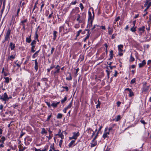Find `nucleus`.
Wrapping results in <instances>:
<instances>
[{
    "label": "nucleus",
    "mask_w": 151,
    "mask_h": 151,
    "mask_svg": "<svg viewBox=\"0 0 151 151\" xmlns=\"http://www.w3.org/2000/svg\"><path fill=\"white\" fill-rule=\"evenodd\" d=\"M107 128L106 127L105 128L103 135V137L104 139H105L106 137H108V135H109V132H107Z\"/></svg>",
    "instance_id": "nucleus-9"
},
{
    "label": "nucleus",
    "mask_w": 151,
    "mask_h": 151,
    "mask_svg": "<svg viewBox=\"0 0 151 151\" xmlns=\"http://www.w3.org/2000/svg\"><path fill=\"white\" fill-rule=\"evenodd\" d=\"M24 143L25 145H29L30 142L32 141V139L29 137H26L24 139Z\"/></svg>",
    "instance_id": "nucleus-4"
},
{
    "label": "nucleus",
    "mask_w": 151,
    "mask_h": 151,
    "mask_svg": "<svg viewBox=\"0 0 151 151\" xmlns=\"http://www.w3.org/2000/svg\"><path fill=\"white\" fill-rule=\"evenodd\" d=\"M136 27H135L134 26H133L131 28V30L132 32H134L136 31Z\"/></svg>",
    "instance_id": "nucleus-39"
},
{
    "label": "nucleus",
    "mask_w": 151,
    "mask_h": 151,
    "mask_svg": "<svg viewBox=\"0 0 151 151\" xmlns=\"http://www.w3.org/2000/svg\"><path fill=\"white\" fill-rule=\"evenodd\" d=\"M44 5H45V4L44 3H42V4L41 5V7H40V12L42 11V8L44 6Z\"/></svg>",
    "instance_id": "nucleus-60"
},
{
    "label": "nucleus",
    "mask_w": 151,
    "mask_h": 151,
    "mask_svg": "<svg viewBox=\"0 0 151 151\" xmlns=\"http://www.w3.org/2000/svg\"><path fill=\"white\" fill-rule=\"evenodd\" d=\"M92 131H93V130L91 128H88L86 130V132L89 134H91Z\"/></svg>",
    "instance_id": "nucleus-36"
},
{
    "label": "nucleus",
    "mask_w": 151,
    "mask_h": 151,
    "mask_svg": "<svg viewBox=\"0 0 151 151\" xmlns=\"http://www.w3.org/2000/svg\"><path fill=\"white\" fill-rule=\"evenodd\" d=\"M69 32V30L67 28H65L64 26V30H63V33L61 34L62 35H63L64 34L67 33Z\"/></svg>",
    "instance_id": "nucleus-23"
},
{
    "label": "nucleus",
    "mask_w": 151,
    "mask_h": 151,
    "mask_svg": "<svg viewBox=\"0 0 151 151\" xmlns=\"http://www.w3.org/2000/svg\"><path fill=\"white\" fill-rule=\"evenodd\" d=\"M93 21H88V24L87 27L90 28L92 26Z\"/></svg>",
    "instance_id": "nucleus-25"
},
{
    "label": "nucleus",
    "mask_w": 151,
    "mask_h": 151,
    "mask_svg": "<svg viewBox=\"0 0 151 151\" xmlns=\"http://www.w3.org/2000/svg\"><path fill=\"white\" fill-rule=\"evenodd\" d=\"M51 117H52V114L51 113V114L48 116V117L47 118L46 121H49L50 119V118Z\"/></svg>",
    "instance_id": "nucleus-53"
},
{
    "label": "nucleus",
    "mask_w": 151,
    "mask_h": 151,
    "mask_svg": "<svg viewBox=\"0 0 151 151\" xmlns=\"http://www.w3.org/2000/svg\"><path fill=\"white\" fill-rule=\"evenodd\" d=\"M135 82V78H134L132 79L131 81V84H133Z\"/></svg>",
    "instance_id": "nucleus-57"
},
{
    "label": "nucleus",
    "mask_w": 151,
    "mask_h": 151,
    "mask_svg": "<svg viewBox=\"0 0 151 151\" xmlns=\"http://www.w3.org/2000/svg\"><path fill=\"white\" fill-rule=\"evenodd\" d=\"M56 135H58L61 138V139H63L64 138V136L62 133L60 134L58 133L56 134Z\"/></svg>",
    "instance_id": "nucleus-33"
},
{
    "label": "nucleus",
    "mask_w": 151,
    "mask_h": 151,
    "mask_svg": "<svg viewBox=\"0 0 151 151\" xmlns=\"http://www.w3.org/2000/svg\"><path fill=\"white\" fill-rule=\"evenodd\" d=\"M31 35L29 36V37H27L26 38V42L28 43H30L31 41Z\"/></svg>",
    "instance_id": "nucleus-29"
},
{
    "label": "nucleus",
    "mask_w": 151,
    "mask_h": 151,
    "mask_svg": "<svg viewBox=\"0 0 151 151\" xmlns=\"http://www.w3.org/2000/svg\"><path fill=\"white\" fill-rule=\"evenodd\" d=\"M15 58V55H12L9 56L8 58V59L9 60H13Z\"/></svg>",
    "instance_id": "nucleus-28"
},
{
    "label": "nucleus",
    "mask_w": 151,
    "mask_h": 151,
    "mask_svg": "<svg viewBox=\"0 0 151 151\" xmlns=\"http://www.w3.org/2000/svg\"><path fill=\"white\" fill-rule=\"evenodd\" d=\"M64 30V25L63 26L60 27L59 28V32L60 33L62 31H63Z\"/></svg>",
    "instance_id": "nucleus-31"
},
{
    "label": "nucleus",
    "mask_w": 151,
    "mask_h": 151,
    "mask_svg": "<svg viewBox=\"0 0 151 151\" xmlns=\"http://www.w3.org/2000/svg\"><path fill=\"white\" fill-rule=\"evenodd\" d=\"M73 136L74 137V139H75V140L77 139L78 137V136H79V135H80V134L78 132L77 133L75 132H73Z\"/></svg>",
    "instance_id": "nucleus-12"
},
{
    "label": "nucleus",
    "mask_w": 151,
    "mask_h": 151,
    "mask_svg": "<svg viewBox=\"0 0 151 151\" xmlns=\"http://www.w3.org/2000/svg\"><path fill=\"white\" fill-rule=\"evenodd\" d=\"M5 79V82L7 83L9 81V78L8 77H4Z\"/></svg>",
    "instance_id": "nucleus-45"
},
{
    "label": "nucleus",
    "mask_w": 151,
    "mask_h": 151,
    "mask_svg": "<svg viewBox=\"0 0 151 151\" xmlns=\"http://www.w3.org/2000/svg\"><path fill=\"white\" fill-rule=\"evenodd\" d=\"M58 150H55L53 145L51 144L50 147L49 151H59Z\"/></svg>",
    "instance_id": "nucleus-14"
},
{
    "label": "nucleus",
    "mask_w": 151,
    "mask_h": 151,
    "mask_svg": "<svg viewBox=\"0 0 151 151\" xmlns=\"http://www.w3.org/2000/svg\"><path fill=\"white\" fill-rule=\"evenodd\" d=\"M118 54L120 56H122L123 55V53H122V52L123 51V46L122 45H119L118 46Z\"/></svg>",
    "instance_id": "nucleus-2"
},
{
    "label": "nucleus",
    "mask_w": 151,
    "mask_h": 151,
    "mask_svg": "<svg viewBox=\"0 0 151 151\" xmlns=\"http://www.w3.org/2000/svg\"><path fill=\"white\" fill-rule=\"evenodd\" d=\"M36 43V42L35 40H33L32 42H31V46H35V45Z\"/></svg>",
    "instance_id": "nucleus-47"
},
{
    "label": "nucleus",
    "mask_w": 151,
    "mask_h": 151,
    "mask_svg": "<svg viewBox=\"0 0 151 151\" xmlns=\"http://www.w3.org/2000/svg\"><path fill=\"white\" fill-rule=\"evenodd\" d=\"M35 69L36 71H37L38 70V63L37 61V60H35Z\"/></svg>",
    "instance_id": "nucleus-26"
},
{
    "label": "nucleus",
    "mask_w": 151,
    "mask_h": 151,
    "mask_svg": "<svg viewBox=\"0 0 151 151\" xmlns=\"http://www.w3.org/2000/svg\"><path fill=\"white\" fill-rule=\"evenodd\" d=\"M40 50L38 51H36L33 55L32 56V58H35L36 56L38 55V54Z\"/></svg>",
    "instance_id": "nucleus-35"
},
{
    "label": "nucleus",
    "mask_w": 151,
    "mask_h": 151,
    "mask_svg": "<svg viewBox=\"0 0 151 151\" xmlns=\"http://www.w3.org/2000/svg\"><path fill=\"white\" fill-rule=\"evenodd\" d=\"M67 97L66 96L65 97L64 99L61 100V103L63 104L65 102V101L67 100Z\"/></svg>",
    "instance_id": "nucleus-41"
},
{
    "label": "nucleus",
    "mask_w": 151,
    "mask_h": 151,
    "mask_svg": "<svg viewBox=\"0 0 151 151\" xmlns=\"http://www.w3.org/2000/svg\"><path fill=\"white\" fill-rule=\"evenodd\" d=\"M0 99L2 100L3 101H4V103H5L6 101L8 100V97L7 94L6 93H4L3 95V97L1 96Z\"/></svg>",
    "instance_id": "nucleus-5"
},
{
    "label": "nucleus",
    "mask_w": 151,
    "mask_h": 151,
    "mask_svg": "<svg viewBox=\"0 0 151 151\" xmlns=\"http://www.w3.org/2000/svg\"><path fill=\"white\" fill-rule=\"evenodd\" d=\"M97 144V141L96 140H93L91 142V147H93L96 146Z\"/></svg>",
    "instance_id": "nucleus-13"
},
{
    "label": "nucleus",
    "mask_w": 151,
    "mask_h": 151,
    "mask_svg": "<svg viewBox=\"0 0 151 151\" xmlns=\"http://www.w3.org/2000/svg\"><path fill=\"white\" fill-rule=\"evenodd\" d=\"M79 12V8L78 7H76L73 9L70 14L72 15L73 16L74 14L76 15Z\"/></svg>",
    "instance_id": "nucleus-3"
},
{
    "label": "nucleus",
    "mask_w": 151,
    "mask_h": 151,
    "mask_svg": "<svg viewBox=\"0 0 151 151\" xmlns=\"http://www.w3.org/2000/svg\"><path fill=\"white\" fill-rule=\"evenodd\" d=\"M41 134L42 135L44 134H46L47 133V131L45 130V128H41Z\"/></svg>",
    "instance_id": "nucleus-22"
},
{
    "label": "nucleus",
    "mask_w": 151,
    "mask_h": 151,
    "mask_svg": "<svg viewBox=\"0 0 151 151\" xmlns=\"http://www.w3.org/2000/svg\"><path fill=\"white\" fill-rule=\"evenodd\" d=\"M1 73L4 74L5 76H6L8 75L9 74V71L7 68H3L2 69Z\"/></svg>",
    "instance_id": "nucleus-6"
},
{
    "label": "nucleus",
    "mask_w": 151,
    "mask_h": 151,
    "mask_svg": "<svg viewBox=\"0 0 151 151\" xmlns=\"http://www.w3.org/2000/svg\"><path fill=\"white\" fill-rule=\"evenodd\" d=\"M20 8H19L17 10V14H16V16L17 17H18L19 16V13L20 12Z\"/></svg>",
    "instance_id": "nucleus-64"
},
{
    "label": "nucleus",
    "mask_w": 151,
    "mask_h": 151,
    "mask_svg": "<svg viewBox=\"0 0 151 151\" xmlns=\"http://www.w3.org/2000/svg\"><path fill=\"white\" fill-rule=\"evenodd\" d=\"M11 32V30L9 29H8L6 33L4 35V41H3V42H4L5 41L9 40L10 38Z\"/></svg>",
    "instance_id": "nucleus-1"
},
{
    "label": "nucleus",
    "mask_w": 151,
    "mask_h": 151,
    "mask_svg": "<svg viewBox=\"0 0 151 151\" xmlns=\"http://www.w3.org/2000/svg\"><path fill=\"white\" fill-rule=\"evenodd\" d=\"M85 30H86V31H88V35L83 40V41L84 42H86V40L89 37L90 34L89 33V29H85Z\"/></svg>",
    "instance_id": "nucleus-15"
},
{
    "label": "nucleus",
    "mask_w": 151,
    "mask_h": 151,
    "mask_svg": "<svg viewBox=\"0 0 151 151\" xmlns=\"http://www.w3.org/2000/svg\"><path fill=\"white\" fill-rule=\"evenodd\" d=\"M146 62L145 60H143L141 63H139V68H141L143 67L146 64Z\"/></svg>",
    "instance_id": "nucleus-11"
},
{
    "label": "nucleus",
    "mask_w": 151,
    "mask_h": 151,
    "mask_svg": "<svg viewBox=\"0 0 151 151\" xmlns=\"http://www.w3.org/2000/svg\"><path fill=\"white\" fill-rule=\"evenodd\" d=\"M72 101L70 102V103L69 104V105L66 107V108H67L68 109L71 107L72 106Z\"/></svg>",
    "instance_id": "nucleus-50"
},
{
    "label": "nucleus",
    "mask_w": 151,
    "mask_h": 151,
    "mask_svg": "<svg viewBox=\"0 0 151 151\" xmlns=\"http://www.w3.org/2000/svg\"><path fill=\"white\" fill-rule=\"evenodd\" d=\"M82 32V30L81 29H80L77 32V35H76V37L77 38L80 34V33L81 32Z\"/></svg>",
    "instance_id": "nucleus-43"
},
{
    "label": "nucleus",
    "mask_w": 151,
    "mask_h": 151,
    "mask_svg": "<svg viewBox=\"0 0 151 151\" xmlns=\"http://www.w3.org/2000/svg\"><path fill=\"white\" fill-rule=\"evenodd\" d=\"M113 50H111L110 52V54L109 55L110 58L109 59V60H111V59L113 58Z\"/></svg>",
    "instance_id": "nucleus-24"
},
{
    "label": "nucleus",
    "mask_w": 151,
    "mask_h": 151,
    "mask_svg": "<svg viewBox=\"0 0 151 151\" xmlns=\"http://www.w3.org/2000/svg\"><path fill=\"white\" fill-rule=\"evenodd\" d=\"M148 90V87H146V86H144L143 88L142 91L143 92H145L147 91Z\"/></svg>",
    "instance_id": "nucleus-40"
},
{
    "label": "nucleus",
    "mask_w": 151,
    "mask_h": 151,
    "mask_svg": "<svg viewBox=\"0 0 151 151\" xmlns=\"http://www.w3.org/2000/svg\"><path fill=\"white\" fill-rule=\"evenodd\" d=\"M108 33L109 35H111L113 33V29L111 28L110 27H108Z\"/></svg>",
    "instance_id": "nucleus-27"
},
{
    "label": "nucleus",
    "mask_w": 151,
    "mask_h": 151,
    "mask_svg": "<svg viewBox=\"0 0 151 151\" xmlns=\"http://www.w3.org/2000/svg\"><path fill=\"white\" fill-rule=\"evenodd\" d=\"M9 46L11 50H14L15 47V44L12 42L10 43Z\"/></svg>",
    "instance_id": "nucleus-19"
},
{
    "label": "nucleus",
    "mask_w": 151,
    "mask_h": 151,
    "mask_svg": "<svg viewBox=\"0 0 151 151\" xmlns=\"http://www.w3.org/2000/svg\"><path fill=\"white\" fill-rule=\"evenodd\" d=\"M62 116L63 115L62 114L58 113L57 116V118L58 119H60L62 117Z\"/></svg>",
    "instance_id": "nucleus-38"
},
{
    "label": "nucleus",
    "mask_w": 151,
    "mask_h": 151,
    "mask_svg": "<svg viewBox=\"0 0 151 151\" xmlns=\"http://www.w3.org/2000/svg\"><path fill=\"white\" fill-rule=\"evenodd\" d=\"M56 70L55 71H52L51 73H53L54 74H56L58 73H59L60 72V67L58 65H57L55 68Z\"/></svg>",
    "instance_id": "nucleus-8"
},
{
    "label": "nucleus",
    "mask_w": 151,
    "mask_h": 151,
    "mask_svg": "<svg viewBox=\"0 0 151 151\" xmlns=\"http://www.w3.org/2000/svg\"><path fill=\"white\" fill-rule=\"evenodd\" d=\"M142 150V148L141 147L139 150H137V149H134L132 150V151H141Z\"/></svg>",
    "instance_id": "nucleus-62"
},
{
    "label": "nucleus",
    "mask_w": 151,
    "mask_h": 151,
    "mask_svg": "<svg viewBox=\"0 0 151 151\" xmlns=\"http://www.w3.org/2000/svg\"><path fill=\"white\" fill-rule=\"evenodd\" d=\"M48 132H49V135H52V132L51 131L50 129H49V130H48Z\"/></svg>",
    "instance_id": "nucleus-63"
},
{
    "label": "nucleus",
    "mask_w": 151,
    "mask_h": 151,
    "mask_svg": "<svg viewBox=\"0 0 151 151\" xmlns=\"http://www.w3.org/2000/svg\"><path fill=\"white\" fill-rule=\"evenodd\" d=\"M98 103L97 104L96 106V107L97 108H98L99 107H100V106L101 104V102L99 101V100L98 101Z\"/></svg>",
    "instance_id": "nucleus-46"
},
{
    "label": "nucleus",
    "mask_w": 151,
    "mask_h": 151,
    "mask_svg": "<svg viewBox=\"0 0 151 151\" xmlns=\"http://www.w3.org/2000/svg\"><path fill=\"white\" fill-rule=\"evenodd\" d=\"M67 77L66 78V79L67 80H70L72 79V77H71V74L69 73H67Z\"/></svg>",
    "instance_id": "nucleus-21"
},
{
    "label": "nucleus",
    "mask_w": 151,
    "mask_h": 151,
    "mask_svg": "<svg viewBox=\"0 0 151 151\" xmlns=\"http://www.w3.org/2000/svg\"><path fill=\"white\" fill-rule=\"evenodd\" d=\"M79 6L81 8V10H82L84 8V7L82 3H81L80 4Z\"/></svg>",
    "instance_id": "nucleus-55"
},
{
    "label": "nucleus",
    "mask_w": 151,
    "mask_h": 151,
    "mask_svg": "<svg viewBox=\"0 0 151 151\" xmlns=\"http://www.w3.org/2000/svg\"><path fill=\"white\" fill-rule=\"evenodd\" d=\"M4 144V143H2V142H0V148H3L4 147V145H3Z\"/></svg>",
    "instance_id": "nucleus-54"
},
{
    "label": "nucleus",
    "mask_w": 151,
    "mask_h": 151,
    "mask_svg": "<svg viewBox=\"0 0 151 151\" xmlns=\"http://www.w3.org/2000/svg\"><path fill=\"white\" fill-rule=\"evenodd\" d=\"M77 3V1L76 0V1H72L71 3L70 4L72 5H75Z\"/></svg>",
    "instance_id": "nucleus-61"
},
{
    "label": "nucleus",
    "mask_w": 151,
    "mask_h": 151,
    "mask_svg": "<svg viewBox=\"0 0 151 151\" xmlns=\"http://www.w3.org/2000/svg\"><path fill=\"white\" fill-rule=\"evenodd\" d=\"M60 102L59 101L58 102H53L51 104V106L54 107H56L59 104Z\"/></svg>",
    "instance_id": "nucleus-16"
},
{
    "label": "nucleus",
    "mask_w": 151,
    "mask_h": 151,
    "mask_svg": "<svg viewBox=\"0 0 151 151\" xmlns=\"http://www.w3.org/2000/svg\"><path fill=\"white\" fill-rule=\"evenodd\" d=\"M37 30L35 34V39H36L37 40H38V34L37 33Z\"/></svg>",
    "instance_id": "nucleus-44"
},
{
    "label": "nucleus",
    "mask_w": 151,
    "mask_h": 151,
    "mask_svg": "<svg viewBox=\"0 0 151 151\" xmlns=\"http://www.w3.org/2000/svg\"><path fill=\"white\" fill-rule=\"evenodd\" d=\"M57 33V32L56 31H54L53 32V40H55L56 38V37H57V35H56Z\"/></svg>",
    "instance_id": "nucleus-30"
},
{
    "label": "nucleus",
    "mask_w": 151,
    "mask_h": 151,
    "mask_svg": "<svg viewBox=\"0 0 151 151\" xmlns=\"http://www.w3.org/2000/svg\"><path fill=\"white\" fill-rule=\"evenodd\" d=\"M129 97H132L134 95V93L132 91H129Z\"/></svg>",
    "instance_id": "nucleus-49"
},
{
    "label": "nucleus",
    "mask_w": 151,
    "mask_h": 151,
    "mask_svg": "<svg viewBox=\"0 0 151 151\" xmlns=\"http://www.w3.org/2000/svg\"><path fill=\"white\" fill-rule=\"evenodd\" d=\"M52 136L49 135V136H46V137L49 140L51 139L52 138Z\"/></svg>",
    "instance_id": "nucleus-58"
},
{
    "label": "nucleus",
    "mask_w": 151,
    "mask_h": 151,
    "mask_svg": "<svg viewBox=\"0 0 151 151\" xmlns=\"http://www.w3.org/2000/svg\"><path fill=\"white\" fill-rule=\"evenodd\" d=\"M31 52H34L35 50H34V48L35 47V46H31Z\"/></svg>",
    "instance_id": "nucleus-42"
},
{
    "label": "nucleus",
    "mask_w": 151,
    "mask_h": 151,
    "mask_svg": "<svg viewBox=\"0 0 151 151\" xmlns=\"http://www.w3.org/2000/svg\"><path fill=\"white\" fill-rule=\"evenodd\" d=\"M74 27L76 29H78L80 25L78 24H75V26H74Z\"/></svg>",
    "instance_id": "nucleus-52"
},
{
    "label": "nucleus",
    "mask_w": 151,
    "mask_h": 151,
    "mask_svg": "<svg viewBox=\"0 0 151 151\" xmlns=\"http://www.w3.org/2000/svg\"><path fill=\"white\" fill-rule=\"evenodd\" d=\"M145 6H147V7H148L149 8L151 6V2H150L148 3L147 2H146L145 5H144Z\"/></svg>",
    "instance_id": "nucleus-37"
},
{
    "label": "nucleus",
    "mask_w": 151,
    "mask_h": 151,
    "mask_svg": "<svg viewBox=\"0 0 151 151\" xmlns=\"http://www.w3.org/2000/svg\"><path fill=\"white\" fill-rule=\"evenodd\" d=\"M145 27L143 26L141 27L138 28V30L139 32V35H142L143 33H144L145 31Z\"/></svg>",
    "instance_id": "nucleus-10"
},
{
    "label": "nucleus",
    "mask_w": 151,
    "mask_h": 151,
    "mask_svg": "<svg viewBox=\"0 0 151 151\" xmlns=\"http://www.w3.org/2000/svg\"><path fill=\"white\" fill-rule=\"evenodd\" d=\"M93 15L92 16V14L91 12L90 11H88V21H93L94 19V12H93Z\"/></svg>",
    "instance_id": "nucleus-7"
},
{
    "label": "nucleus",
    "mask_w": 151,
    "mask_h": 151,
    "mask_svg": "<svg viewBox=\"0 0 151 151\" xmlns=\"http://www.w3.org/2000/svg\"><path fill=\"white\" fill-rule=\"evenodd\" d=\"M78 18L76 19V20L78 22V23H80L82 22V20L81 18V16L79 14H77Z\"/></svg>",
    "instance_id": "nucleus-18"
},
{
    "label": "nucleus",
    "mask_w": 151,
    "mask_h": 151,
    "mask_svg": "<svg viewBox=\"0 0 151 151\" xmlns=\"http://www.w3.org/2000/svg\"><path fill=\"white\" fill-rule=\"evenodd\" d=\"M129 60L130 61L133 62L134 60V58L132 56V55H131L130 58Z\"/></svg>",
    "instance_id": "nucleus-48"
},
{
    "label": "nucleus",
    "mask_w": 151,
    "mask_h": 151,
    "mask_svg": "<svg viewBox=\"0 0 151 151\" xmlns=\"http://www.w3.org/2000/svg\"><path fill=\"white\" fill-rule=\"evenodd\" d=\"M6 138L4 136H2L1 137V139H0V142L4 143V142L6 140Z\"/></svg>",
    "instance_id": "nucleus-32"
},
{
    "label": "nucleus",
    "mask_w": 151,
    "mask_h": 151,
    "mask_svg": "<svg viewBox=\"0 0 151 151\" xmlns=\"http://www.w3.org/2000/svg\"><path fill=\"white\" fill-rule=\"evenodd\" d=\"M27 19H25L24 20H22L20 23V25H25V23L27 22Z\"/></svg>",
    "instance_id": "nucleus-17"
},
{
    "label": "nucleus",
    "mask_w": 151,
    "mask_h": 151,
    "mask_svg": "<svg viewBox=\"0 0 151 151\" xmlns=\"http://www.w3.org/2000/svg\"><path fill=\"white\" fill-rule=\"evenodd\" d=\"M116 35H117L116 34H113L111 36L112 39H114V38L115 37Z\"/></svg>",
    "instance_id": "nucleus-59"
},
{
    "label": "nucleus",
    "mask_w": 151,
    "mask_h": 151,
    "mask_svg": "<svg viewBox=\"0 0 151 151\" xmlns=\"http://www.w3.org/2000/svg\"><path fill=\"white\" fill-rule=\"evenodd\" d=\"M121 119V116L119 115H117L116 116L115 118L114 119V120L116 122H118Z\"/></svg>",
    "instance_id": "nucleus-20"
},
{
    "label": "nucleus",
    "mask_w": 151,
    "mask_h": 151,
    "mask_svg": "<svg viewBox=\"0 0 151 151\" xmlns=\"http://www.w3.org/2000/svg\"><path fill=\"white\" fill-rule=\"evenodd\" d=\"M63 142V139H61L59 141V145L60 147H61V145H62Z\"/></svg>",
    "instance_id": "nucleus-51"
},
{
    "label": "nucleus",
    "mask_w": 151,
    "mask_h": 151,
    "mask_svg": "<svg viewBox=\"0 0 151 151\" xmlns=\"http://www.w3.org/2000/svg\"><path fill=\"white\" fill-rule=\"evenodd\" d=\"M140 122L141 123L143 124L144 125H145L147 124V123L146 122H145L144 120H143L142 119H141L140 121Z\"/></svg>",
    "instance_id": "nucleus-56"
},
{
    "label": "nucleus",
    "mask_w": 151,
    "mask_h": 151,
    "mask_svg": "<svg viewBox=\"0 0 151 151\" xmlns=\"http://www.w3.org/2000/svg\"><path fill=\"white\" fill-rule=\"evenodd\" d=\"M75 142V140H73L71 141V142L69 143L68 145V146L69 147H71L72 145Z\"/></svg>",
    "instance_id": "nucleus-34"
}]
</instances>
